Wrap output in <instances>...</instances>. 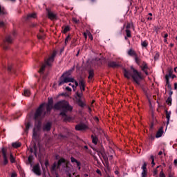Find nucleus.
<instances>
[{"instance_id": "aec40b11", "label": "nucleus", "mask_w": 177, "mask_h": 177, "mask_svg": "<svg viewBox=\"0 0 177 177\" xmlns=\"http://www.w3.org/2000/svg\"><path fill=\"white\" fill-rule=\"evenodd\" d=\"M52 128V123L50 122H47L43 127V131H50V129Z\"/></svg>"}, {"instance_id": "39448f33", "label": "nucleus", "mask_w": 177, "mask_h": 177, "mask_svg": "<svg viewBox=\"0 0 177 177\" xmlns=\"http://www.w3.org/2000/svg\"><path fill=\"white\" fill-rule=\"evenodd\" d=\"M71 71H68L64 73L59 77L58 85L62 86L64 84H68V82H74V78L71 77Z\"/></svg>"}, {"instance_id": "13d9d810", "label": "nucleus", "mask_w": 177, "mask_h": 177, "mask_svg": "<svg viewBox=\"0 0 177 177\" xmlns=\"http://www.w3.org/2000/svg\"><path fill=\"white\" fill-rule=\"evenodd\" d=\"M73 82L75 83V88H77V86H80V83H78V82H77L75 80H74Z\"/></svg>"}, {"instance_id": "c9c22d12", "label": "nucleus", "mask_w": 177, "mask_h": 177, "mask_svg": "<svg viewBox=\"0 0 177 177\" xmlns=\"http://www.w3.org/2000/svg\"><path fill=\"white\" fill-rule=\"evenodd\" d=\"M135 62H136V63L138 66H140V62H142V60H141L140 58H139V57H138V55H137V56L135 57Z\"/></svg>"}, {"instance_id": "b1692460", "label": "nucleus", "mask_w": 177, "mask_h": 177, "mask_svg": "<svg viewBox=\"0 0 177 177\" xmlns=\"http://www.w3.org/2000/svg\"><path fill=\"white\" fill-rule=\"evenodd\" d=\"M88 78L89 80H92V78H93V77H95V71H93V69H90L88 71Z\"/></svg>"}, {"instance_id": "603ef678", "label": "nucleus", "mask_w": 177, "mask_h": 177, "mask_svg": "<svg viewBox=\"0 0 177 177\" xmlns=\"http://www.w3.org/2000/svg\"><path fill=\"white\" fill-rule=\"evenodd\" d=\"M59 138H60L61 139H67V138H68V136H67L66 135H63V134H59Z\"/></svg>"}, {"instance_id": "0eeeda50", "label": "nucleus", "mask_w": 177, "mask_h": 177, "mask_svg": "<svg viewBox=\"0 0 177 177\" xmlns=\"http://www.w3.org/2000/svg\"><path fill=\"white\" fill-rule=\"evenodd\" d=\"M13 37H16L15 31H14L11 35H7L6 37V39L3 40L1 46L5 50L9 49V44H12V42H13Z\"/></svg>"}, {"instance_id": "37998d69", "label": "nucleus", "mask_w": 177, "mask_h": 177, "mask_svg": "<svg viewBox=\"0 0 177 177\" xmlns=\"http://www.w3.org/2000/svg\"><path fill=\"white\" fill-rule=\"evenodd\" d=\"M5 15V8H2L0 5V16Z\"/></svg>"}, {"instance_id": "9b49d317", "label": "nucleus", "mask_w": 177, "mask_h": 177, "mask_svg": "<svg viewBox=\"0 0 177 177\" xmlns=\"http://www.w3.org/2000/svg\"><path fill=\"white\" fill-rule=\"evenodd\" d=\"M88 129V126L85 124H79L75 126L76 131H86Z\"/></svg>"}, {"instance_id": "c756f323", "label": "nucleus", "mask_w": 177, "mask_h": 177, "mask_svg": "<svg viewBox=\"0 0 177 177\" xmlns=\"http://www.w3.org/2000/svg\"><path fill=\"white\" fill-rule=\"evenodd\" d=\"M102 163L104 167H106V169L110 171V164L109 163V160H104V162H102Z\"/></svg>"}, {"instance_id": "c03bdc74", "label": "nucleus", "mask_w": 177, "mask_h": 177, "mask_svg": "<svg viewBox=\"0 0 177 177\" xmlns=\"http://www.w3.org/2000/svg\"><path fill=\"white\" fill-rule=\"evenodd\" d=\"M47 105L53 106V98H48V102Z\"/></svg>"}, {"instance_id": "cd10ccee", "label": "nucleus", "mask_w": 177, "mask_h": 177, "mask_svg": "<svg viewBox=\"0 0 177 177\" xmlns=\"http://www.w3.org/2000/svg\"><path fill=\"white\" fill-rule=\"evenodd\" d=\"M128 55L129 56H135V57L138 55L136 54V52H135V50H133V49L129 50Z\"/></svg>"}, {"instance_id": "f257e3e1", "label": "nucleus", "mask_w": 177, "mask_h": 177, "mask_svg": "<svg viewBox=\"0 0 177 177\" xmlns=\"http://www.w3.org/2000/svg\"><path fill=\"white\" fill-rule=\"evenodd\" d=\"M52 109L55 110H59V115L63 119L64 122H70L73 118L71 116L67 115V113H71L73 111V106L70 105L68 101L61 100L56 102L54 106L47 105L46 110L48 112L52 111Z\"/></svg>"}, {"instance_id": "dca6fc26", "label": "nucleus", "mask_w": 177, "mask_h": 177, "mask_svg": "<svg viewBox=\"0 0 177 177\" xmlns=\"http://www.w3.org/2000/svg\"><path fill=\"white\" fill-rule=\"evenodd\" d=\"M93 150L97 153V155L99 156L100 158V155L103 154L104 153H106L103 146H101L100 150L96 149V148H93Z\"/></svg>"}, {"instance_id": "72a5a7b5", "label": "nucleus", "mask_w": 177, "mask_h": 177, "mask_svg": "<svg viewBox=\"0 0 177 177\" xmlns=\"http://www.w3.org/2000/svg\"><path fill=\"white\" fill-rule=\"evenodd\" d=\"M166 103H167L168 106H172V97H168Z\"/></svg>"}, {"instance_id": "a211bd4d", "label": "nucleus", "mask_w": 177, "mask_h": 177, "mask_svg": "<svg viewBox=\"0 0 177 177\" xmlns=\"http://www.w3.org/2000/svg\"><path fill=\"white\" fill-rule=\"evenodd\" d=\"M48 17L50 20H55V19H57V15L51 11H48Z\"/></svg>"}, {"instance_id": "680f3d73", "label": "nucleus", "mask_w": 177, "mask_h": 177, "mask_svg": "<svg viewBox=\"0 0 177 177\" xmlns=\"http://www.w3.org/2000/svg\"><path fill=\"white\" fill-rule=\"evenodd\" d=\"M83 35H84V38L86 39V38H88V32H84Z\"/></svg>"}, {"instance_id": "423d86ee", "label": "nucleus", "mask_w": 177, "mask_h": 177, "mask_svg": "<svg viewBox=\"0 0 177 177\" xmlns=\"http://www.w3.org/2000/svg\"><path fill=\"white\" fill-rule=\"evenodd\" d=\"M55 57H56V52H53L51 56H50L48 59H45L44 64H42L39 71V74H44V71H45L46 66H48V67H52V63L55 62Z\"/></svg>"}, {"instance_id": "de8ad7c7", "label": "nucleus", "mask_w": 177, "mask_h": 177, "mask_svg": "<svg viewBox=\"0 0 177 177\" xmlns=\"http://www.w3.org/2000/svg\"><path fill=\"white\" fill-rule=\"evenodd\" d=\"M150 159L151 160L152 167H154V165H156V162H154V156L151 155Z\"/></svg>"}, {"instance_id": "338daca9", "label": "nucleus", "mask_w": 177, "mask_h": 177, "mask_svg": "<svg viewBox=\"0 0 177 177\" xmlns=\"http://www.w3.org/2000/svg\"><path fill=\"white\" fill-rule=\"evenodd\" d=\"M149 139H151V140H154L155 138L153 136H150Z\"/></svg>"}, {"instance_id": "7ed1b4c3", "label": "nucleus", "mask_w": 177, "mask_h": 177, "mask_svg": "<svg viewBox=\"0 0 177 177\" xmlns=\"http://www.w3.org/2000/svg\"><path fill=\"white\" fill-rule=\"evenodd\" d=\"M44 107H45V104H41L36 109L34 115L35 120L36 122H37L38 127H41V121H42V118H44L46 114V112H44Z\"/></svg>"}, {"instance_id": "49530a36", "label": "nucleus", "mask_w": 177, "mask_h": 177, "mask_svg": "<svg viewBox=\"0 0 177 177\" xmlns=\"http://www.w3.org/2000/svg\"><path fill=\"white\" fill-rule=\"evenodd\" d=\"M5 27H6V24L2 21H0V28H5Z\"/></svg>"}, {"instance_id": "c85d7f7f", "label": "nucleus", "mask_w": 177, "mask_h": 177, "mask_svg": "<svg viewBox=\"0 0 177 177\" xmlns=\"http://www.w3.org/2000/svg\"><path fill=\"white\" fill-rule=\"evenodd\" d=\"M37 17V14L32 13V14H29L26 17V20H29V19H35Z\"/></svg>"}, {"instance_id": "774afa93", "label": "nucleus", "mask_w": 177, "mask_h": 177, "mask_svg": "<svg viewBox=\"0 0 177 177\" xmlns=\"http://www.w3.org/2000/svg\"><path fill=\"white\" fill-rule=\"evenodd\" d=\"M174 89H175V90L177 89V83H174Z\"/></svg>"}, {"instance_id": "bf43d9fd", "label": "nucleus", "mask_w": 177, "mask_h": 177, "mask_svg": "<svg viewBox=\"0 0 177 177\" xmlns=\"http://www.w3.org/2000/svg\"><path fill=\"white\" fill-rule=\"evenodd\" d=\"M86 86H83L80 87V91H81L82 93L85 92V87Z\"/></svg>"}, {"instance_id": "412c9836", "label": "nucleus", "mask_w": 177, "mask_h": 177, "mask_svg": "<svg viewBox=\"0 0 177 177\" xmlns=\"http://www.w3.org/2000/svg\"><path fill=\"white\" fill-rule=\"evenodd\" d=\"M91 138L92 139V143L95 145H97V142H99V138H97V136L91 135Z\"/></svg>"}, {"instance_id": "f03ea898", "label": "nucleus", "mask_w": 177, "mask_h": 177, "mask_svg": "<svg viewBox=\"0 0 177 177\" xmlns=\"http://www.w3.org/2000/svg\"><path fill=\"white\" fill-rule=\"evenodd\" d=\"M131 70L124 69V76L127 80H131L132 78L133 82L137 86H140V81L143 80V76H142V73L138 71L133 66L131 67Z\"/></svg>"}, {"instance_id": "5fc2aeb1", "label": "nucleus", "mask_w": 177, "mask_h": 177, "mask_svg": "<svg viewBox=\"0 0 177 177\" xmlns=\"http://www.w3.org/2000/svg\"><path fill=\"white\" fill-rule=\"evenodd\" d=\"M30 127H31V124L30 122H28L26 125V131H28V129H30Z\"/></svg>"}, {"instance_id": "0e129e2a", "label": "nucleus", "mask_w": 177, "mask_h": 177, "mask_svg": "<svg viewBox=\"0 0 177 177\" xmlns=\"http://www.w3.org/2000/svg\"><path fill=\"white\" fill-rule=\"evenodd\" d=\"M11 177H17V174H16V173H12Z\"/></svg>"}, {"instance_id": "f704fd0d", "label": "nucleus", "mask_w": 177, "mask_h": 177, "mask_svg": "<svg viewBox=\"0 0 177 177\" xmlns=\"http://www.w3.org/2000/svg\"><path fill=\"white\" fill-rule=\"evenodd\" d=\"M10 161L11 164H15L16 162V159L15 158V156L12 153L10 155Z\"/></svg>"}, {"instance_id": "393cba45", "label": "nucleus", "mask_w": 177, "mask_h": 177, "mask_svg": "<svg viewBox=\"0 0 177 177\" xmlns=\"http://www.w3.org/2000/svg\"><path fill=\"white\" fill-rule=\"evenodd\" d=\"M79 86H80V88H81L82 86H86V85L85 84V80L82 77H81L79 80Z\"/></svg>"}, {"instance_id": "6e6d98bb", "label": "nucleus", "mask_w": 177, "mask_h": 177, "mask_svg": "<svg viewBox=\"0 0 177 177\" xmlns=\"http://www.w3.org/2000/svg\"><path fill=\"white\" fill-rule=\"evenodd\" d=\"M45 167H46V168H48V167L49 166V160H48V159H46V160H45Z\"/></svg>"}, {"instance_id": "ea45409f", "label": "nucleus", "mask_w": 177, "mask_h": 177, "mask_svg": "<svg viewBox=\"0 0 177 177\" xmlns=\"http://www.w3.org/2000/svg\"><path fill=\"white\" fill-rule=\"evenodd\" d=\"M141 46H142V48H147V46H149V43H147V41L145 40L144 41H142Z\"/></svg>"}, {"instance_id": "a878e982", "label": "nucleus", "mask_w": 177, "mask_h": 177, "mask_svg": "<svg viewBox=\"0 0 177 177\" xmlns=\"http://www.w3.org/2000/svg\"><path fill=\"white\" fill-rule=\"evenodd\" d=\"M71 30V28H70L69 26H66L65 27H62V32L64 34H66V32H68V31H70Z\"/></svg>"}, {"instance_id": "4c0bfd02", "label": "nucleus", "mask_w": 177, "mask_h": 177, "mask_svg": "<svg viewBox=\"0 0 177 177\" xmlns=\"http://www.w3.org/2000/svg\"><path fill=\"white\" fill-rule=\"evenodd\" d=\"M126 37H128V38H132V35L131 34V30L129 29L126 30Z\"/></svg>"}, {"instance_id": "e2e57ef3", "label": "nucleus", "mask_w": 177, "mask_h": 177, "mask_svg": "<svg viewBox=\"0 0 177 177\" xmlns=\"http://www.w3.org/2000/svg\"><path fill=\"white\" fill-rule=\"evenodd\" d=\"M126 28L127 30H129V28H131V24H127Z\"/></svg>"}, {"instance_id": "473e14b6", "label": "nucleus", "mask_w": 177, "mask_h": 177, "mask_svg": "<svg viewBox=\"0 0 177 177\" xmlns=\"http://www.w3.org/2000/svg\"><path fill=\"white\" fill-rule=\"evenodd\" d=\"M76 95H77L76 100L77 99H80V100H82V96H84V94L82 93V92L81 93L77 92Z\"/></svg>"}, {"instance_id": "2f4dec72", "label": "nucleus", "mask_w": 177, "mask_h": 177, "mask_svg": "<svg viewBox=\"0 0 177 177\" xmlns=\"http://www.w3.org/2000/svg\"><path fill=\"white\" fill-rule=\"evenodd\" d=\"M103 158L104 161H106L107 160H109V157L107 156V154L106 153V152H104V153H102L100 155V158Z\"/></svg>"}, {"instance_id": "e433bc0d", "label": "nucleus", "mask_w": 177, "mask_h": 177, "mask_svg": "<svg viewBox=\"0 0 177 177\" xmlns=\"http://www.w3.org/2000/svg\"><path fill=\"white\" fill-rule=\"evenodd\" d=\"M161 166H157L156 169H153V176L157 177V175L158 174V168H160Z\"/></svg>"}, {"instance_id": "052dcab7", "label": "nucleus", "mask_w": 177, "mask_h": 177, "mask_svg": "<svg viewBox=\"0 0 177 177\" xmlns=\"http://www.w3.org/2000/svg\"><path fill=\"white\" fill-rule=\"evenodd\" d=\"M96 172L98 174V175H100V176H102V171H100V169H97L96 170Z\"/></svg>"}, {"instance_id": "3c124183", "label": "nucleus", "mask_w": 177, "mask_h": 177, "mask_svg": "<svg viewBox=\"0 0 177 177\" xmlns=\"http://www.w3.org/2000/svg\"><path fill=\"white\" fill-rule=\"evenodd\" d=\"M147 170H142V177H147Z\"/></svg>"}, {"instance_id": "a18cd8bd", "label": "nucleus", "mask_w": 177, "mask_h": 177, "mask_svg": "<svg viewBox=\"0 0 177 177\" xmlns=\"http://www.w3.org/2000/svg\"><path fill=\"white\" fill-rule=\"evenodd\" d=\"M87 35L88 36V38L91 39V41H93V36L92 35V33L87 30Z\"/></svg>"}, {"instance_id": "9d476101", "label": "nucleus", "mask_w": 177, "mask_h": 177, "mask_svg": "<svg viewBox=\"0 0 177 177\" xmlns=\"http://www.w3.org/2000/svg\"><path fill=\"white\" fill-rule=\"evenodd\" d=\"M108 67H111V68H118L121 67V64L114 62V61H109L108 62Z\"/></svg>"}, {"instance_id": "8fccbe9b", "label": "nucleus", "mask_w": 177, "mask_h": 177, "mask_svg": "<svg viewBox=\"0 0 177 177\" xmlns=\"http://www.w3.org/2000/svg\"><path fill=\"white\" fill-rule=\"evenodd\" d=\"M70 39H71V37H70V35H68L65 39V45H67V44H68V41H70Z\"/></svg>"}, {"instance_id": "4d7b16f0", "label": "nucleus", "mask_w": 177, "mask_h": 177, "mask_svg": "<svg viewBox=\"0 0 177 177\" xmlns=\"http://www.w3.org/2000/svg\"><path fill=\"white\" fill-rule=\"evenodd\" d=\"M160 177H165V174H164V171H160V174H159Z\"/></svg>"}, {"instance_id": "69168bd1", "label": "nucleus", "mask_w": 177, "mask_h": 177, "mask_svg": "<svg viewBox=\"0 0 177 177\" xmlns=\"http://www.w3.org/2000/svg\"><path fill=\"white\" fill-rule=\"evenodd\" d=\"M66 90L68 91V92H71V88L69 86L66 87Z\"/></svg>"}, {"instance_id": "f3484780", "label": "nucleus", "mask_w": 177, "mask_h": 177, "mask_svg": "<svg viewBox=\"0 0 177 177\" xmlns=\"http://www.w3.org/2000/svg\"><path fill=\"white\" fill-rule=\"evenodd\" d=\"M57 167H59V161L57 162H55L50 167L51 172H56L57 171Z\"/></svg>"}, {"instance_id": "1a4fd4ad", "label": "nucleus", "mask_w": 177, "mask_h": 177, "mask_svg": "<svg viewBox=\"0 0 177 177\" xmlns=\"http://www.w3.org/2000/svg\"><path fill=\"white\" fill-rule=\"evenodd\" d=\"M173 73L172 70H169L168 74L165 75L166 86H167L168 89H171V84H169V78L172 77Z\"/></svg>"}, {"instance_id": "6ab92c4d", "label": "nucleus", "mask_w": 177, "mask_h": 177, "mask_svg": "<svg viewBox=\"0 0 177 177\" xmlns=\"http://www.w3.org/2000/svg\"><path fill=\"white\" fill-rule=\"evenodd\" d=\"M164 133V127H161L156 133V138H161Z\"/></svg>"}, {"instance_id": "09e8293b", "label": "nucleus", "mask_w": 177, "mask_h": 177, "mask_svg": "<svg viewBox=\"0 0 177 177\" xmlns=\"http://www.w3.org/2000/svg\"><path fill=\"white\" fill-rule=\"evenodd\" d=\"M159 57H160V53L156 52L154 55V60H158Z\"/></svg>"}, {"instance_id": "20e7f679", "label": "nucleus", "mask_w": 177, "mask_h": 177, "mask_svg": "<svg viewBox=\"0 0 177 177\" xmlns=\"http://www.w3.org/2000/svg\"><path fill=\"white\" fill-rule=\"evenodd\" d=\"M60 168L62 171L70 175V172L71 171V167H70V162L67 160H65L64 158H61L58 160L57 169H60Z\"/></svg>"}, {"instance_id": "58836bf2", "label": "nucleus", "mask_w": 177, "mask_h": 177, "mask_svg": "<svg viewBox=\"0 0 177 177\" xmlns=\"http://www.w3.org/2000/svg\"><path fill=\"white\" fill-rule=\"evenodd\" d=\"M8 73H12V71L15 73V69H13V65H8Z\"/></svg>"}, {"instance_id": "2eb2a0df", "label": "nucleus", "mask_w": 177, "mask_h": 177, "mask_svg": "<svg viewBox=\"0 0 177 177\" xmlns=\"http://www.w3.org/2000/svg\"><path fill=\"white\" fill-rule=\"evenodd\" d=\"M142 71L145 72V74L146 75H149V72H147V69L149 68V66H147V63L143 62L142 66H141Z\"/></svg>"}, {"instance_id": "bb28decb", "label": "nucleus", "mask_w": 177, "mask_h": 177, "mask_svg": "<svg viewBox=\"0 0 177 177\" xmlns=\"http://www.w3.org/2000/svg\"><path fill=\"white\" fill-rule=\"evenodd\" d=\"M166 113V118L167 120V124H169V120L171 118V112H168V111H165Z\"/></svg>"}, {"instance_id": "864d4df0", "label": "nucleus", "mask_w": 177, "mask_h": 177, "mask_svg": "<svg viewBox=\"0 0 177 177\" xmlns=\"http://www.w3.org/2000/svg\"><path fill=\"white\" fill-rule=\"evenodd\" d=\"M28 161L29 164H32V156H30L28 158Z\"/></svg>"}, {"instance_id": "4468645a", "label": "nucleus", "mask_w": 177, "mask_h": 177, "mask_svg": "<svg viewBox=\"0 0 177 177\" xmlns=\"http://www.w3.org/2000/svg\"><path fill=\"white\" fill-rule=\"evenodd\" d=\"M71 162L74 164V162H75L79 171L81 170V162L78 161L77 159H75V158L71 156Z\"/></svg>"}, {"instance_id": "5701e85b", "label": "nucleus", "mask_w": 177, "mask_h": 177, "mask_svg": "<svg viewBox=\"0 0 177 177\" xmlns=\"http://www.w3.org/2000/svg\"><path fill=\"white\" fill-rule=\"evenodd\" d=\"M32 139L35 142H38V132L35 130V128L33 129Z\"/></svg>"}, {"instance_id": "a19ab883", "label": "nucleus", "mask_w": 177, "mask_h": 177, "mask_svg": "<svg viewBox=\"0 0 177 177\" xmlns=\"http://www.w3.org/2000/svg\"><path fill=\"white\" fill-rule=\"evenodd\" d=\"M24 96H30L31 95V93L30 92V90L28 89H25L24 92Z\"/></svg>"}, {"instance_id": "79ce46f5", "label": "nucleus", "mask_w": 177, "mask_h": 177, "mask_svg": "<svg viewBox=\"0 0 177 177\" xmlns=\"http://www.w3.org/2000/svg\"><path fill=\"white\" fill-rule=\"evenodd\" d=\"M141 168L142 171H147V163L146 162H144V164Z\"/></svg>"}, {"instance_id": "7c9ffc66", "label": "nucleus", "mask_w": 177, "mask_h": 177, "mask_svg": "<svg viewBox=\"0 0 177 177\" xmlns=\"http://www.w3.org/2000/svg\"><path fill=\"white\" fill-rule=\"evenodd\" d=\"M12 146L15 149H17V148L20 147V146H21V143H20V142H12Z\"/></svg>"}, {"instance_id": "ddd939ff", "label": "nucleus", "mask_w": 177, "mask_h": 177, "mask_svg": "<svg viewBox=\"0 0 177 177\" xmlns=\"http://www.w3.org/2000/svg\"><path fill=\"white\" fill-rule=\"evenodd\" d=\"M30 153H34L35 156H37V152L38 151V147H37V142H33V145L30 146Z\"/></svg>"}, {"instance_id": "4be33fe9", "label": "nucleus", "mask_w": 177, "mask_h": 177, "mask_svg": "<svg viewBox=\"0 0 177 177\" xmlns=\"http://www.w3.org/2000/svg\"><path fill=\"white\" fill-rule=\"evenodd\" d=\"M76 102L80 107L84 108L86 106V104H85V102H84V101H82V100L77 99Z\"/></svg>"}, {"instance_id": "6e6552de", "label": "nucleus", "mask_w": 177, "mask_h": 177, "mask_svg": "<svg viewBox=\"0 0 177 177\" xmlns=\"http://www.w3.org/2000/svg\"><path fill=\"white\" fill-rule=\"evenodd\" d=\"M1 153L3 159V165H8L9 163V160H8V150L5 147H3L1 149Z\"/></svg>"}, {"instance_id": "f8f14e48", "label": "nucleus", "mask_w": 177, "mask_h": 177, "mask_svg": "<svg viewBox=\"0 0 177 177\" xmlns=\"http://www.w3.org/2000/svg\"><path fill=\"white\" fill-rule=\"evenodd\" d=\"M32 171L34 174L38 175V176H41V167H39V164H37L33 167Z\"/></svg>"}]
</instances>
